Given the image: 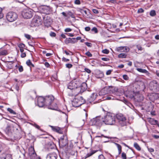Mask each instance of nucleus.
<instances>
[{"instance_id":"obj_1","label":"nucleus","mask_w":159,"mask_h":159,"mask_svg":"<svg viewBox=\"0 0 159 159\" xmlns=\"http://www.w3.org/2000/svg\"><path fill=\"white\" fill-rule=\"evenodd\" d=\"M115 116L114 114L108 113L104 118H102V122L106 125H114L116 123Z\"/></svg>"},{"instance_id":"obj_2","label":"nucleus","mask_w":159,"mask_h":159,"mask_svg":"<svg viewBox=\"0 0 159 159\" xmlns=\"http://www.w3.org/2000/svg\"><path fill=\"white\" fill-rule=\"evenodd\" d=\"M80 82L78 79H75L71 81L68 85L67 87L68 89L72 90L73 95L75 93V89L77 87L80 85Z\"/></svg>"},{"instance_id":"obj_3","label":"nucleus","mask_w":159,"mask_h":159,"mask_svg":"<svg viewBox=\"0 0 159 159\" xmlns=\"http://www.w3.org/2000/svg\"><path fill=\"white\" fill-rule=\"evenodd\" d=\"M117 88H115L112 91V94L107 96L106 99L107 100H119L118 97L120 95V93L118 91Z\"/></svg>"},{"instance_id":"obj_4","label":"nucleus","mask_w":159,"mask_h":159,"mask_svg":"<svg viewBox=\"0 0 159 159\" xmlns=\"http://www.w3.org/2000/svg\"><path fill=\"white\" fill-rule=\"evenodd\" d=\"M85 102V101L83 98L81 96H80L74 99L72 101V104L73 107H78L84 103Z\"/></svg>"},{"instance_id":"obj_5","label":"nucleus","mask_w":159,"mask_h":159,"mask_svg":"<svg viewBox=\"0 0 159 159\" xmlns=\"http://www.w3.org/2000/svg\"><path fill=\"white\" fill-rule=\"evenodd\" d=\"M33 14V11L30 9H24L22 12V15L25 18L29 19L31 18Z\"/></svg>"},{"instance_id":"obj_6","label":"nucleus","mask_w":159,"mask_h":159,"mask_svg":"<svg viewBox=\"0 0 159 159\" xmlns=\"http://www.w3.org/2000/svg\"><path fill=\"white\" fill-rule=\"evenodd\" d=\"M102 118H101L100 116H98L91 119L89 123L91 125H95L100 126L102 125Z\"/></svg>"},{"instance_id":"obj_7","label":"nucleus","mask_w":159,"mask_h":159,"mask_svg":"<svg viewBox=\"0 0 159 159\" xmlns=\"http://www.w3.org/2000/svg\"><path fill=\"white\" fill-rule=\"evenodd\" d=\"M6 17L8 21L12 22L17 19L18 18V15L16 12L10 11L7 13Z\"/></svg>"},{"instance_id":"obj_8","label":"nucleus","mask_w":159,"mask_h":159,"mask_svg":"<svg viewBox=\"0 0 159 159\" xmlns=\"http://www.w3.org/2000/svg\"><path fill=\"white\" fill-rule=\"evenodd\" d=\"M116 117L118 120L119 124L122 126H123L126 125V119L125 117L122 114H117L116 115Z\"/></svg>"},{"instance_id":"obj_9","label":"nucleus","mask_w":159,"mask_h":159,"mask_svg":"<svg viewBox=\"0 0 159 159\" xmlns=\"http://www.w3.org/2000/svg\"><path fill=\"white\" fill-rule=\"evenodd\" d=\"M42 21L41 17L38 16H35L31 23L32 27L39 26L41 25Z\"/></svg>"},{"instance_id":"obj_10","label":"nucleus","mask_w":159,"mask_h":159,"mask_svg":"<svg viewBox=\"0 0 159 159\" xmlns=\"http://www.w3.org/2000/svg\"><path fill=\"white\" fill-rule=\"evenodd\" d=\"M87 88V84L85 83H83L82 84L80 83V85L77 87L75 89V93H74L75 95L82 93L84 92Z\"/></svg>"},{"instance_id":"obj_11","label":"nucleus","mask_w":159,"mask_h":159,"mask_svg":"<svg viewBox=\"0 0 159 159\" xmlns=\"http://www.w3.org/2000/svg\"><path fill=\"white\" fill-rule=\"evenodd\" d=\"M68 143L67 136L66 135H63L59 139V144L60 146L64 147Z\"/></svg>"},{"instance_id":"obj_12","label":"nucleus","mask_w":159,"mask_h":159,"mask_svg":"<svg viewBox=\"0 0 159 159\" xmlns=\"http://www.w3.org/2000/svg\"><path fill=\"white\" fill-rule=\"evenodd\" d=\"M54 97L52 95H49L44 98L45 104L48 106L50 105L54 100Z\"/></svg>"},{"instance_id":"obj_13","label":"nucleus","mask_w":159,"mask_h":159,"mask_svg":"<svg viewBox=\"0 0 159 159\" xmlns=\"http://www.w3.org/2000/svg\"><path fill=\"white\" fill-rule=\"evenodd\" d=\"M116 50L118 52H127L129 51L130 49L127 46H121L116 48Z\"/></svg>"},{"instance_id":"obj_14","label":"nucleus","mask_w":159,"mask_h":159,"mask_svg":"<svg viewBox=\"0 0 159 159\" xmlns=\"http://www.w3.org/2000/svg\"><path fill=\"white\" fill-rule=\"evenodd\" d=\"M42 9L43 10V13L46 14H49L52 11V8L49 6H43Z\"/></svg>"},{"instance_id":"obj_15","label":"nucleus","mask_w":159,"mask_h":159,"mask_svg":"<svg viewBox=\"0 0 159 159\" xmlns=\"http://www.w3.org/2000/svg\"><path fill=\"white\" fill-rule=\"evenodd\" d=\"M38 106L39 107H43L45 104L44 98L39 97L38 98Z\"/></svg>"},{"instance_id":"obj_16","label":"nucleus","mask_w":159,"mask_h":159,"mask_svg":"<svg viewBox=\"0 0 159 159\" xmlns=\"http://www.w3.org/2000/svg\"><path fill=\"white\" fill-rule=\"evenodd\" d=\"M52 130L55 132H57L59 134H62L63 133V131L62 129L57 126H50Z\"/></svg>"},{"instance_id":"obj_17","label":"nucleus","mask_w":159,"mask_h":159,"mask_svg":"<svg viewBox=\"0 0 159 159\" xmlns=\"http://www.w3.org/2000/svg\"><path fill=\"white\" fill-rule=\"evenodd\" d=\"M150 86L152 89H159V85L156 81H153L150 83Z\"/></svg>"},{"instance_id":"obj_18","label":"nucleus","mask_w":159,"mask_h":159,"mask_svg":"<svg viewBox=\"0 0 159 159\" xmlns=\"http://www.w3.org/2000/svg\"><path fill=\"white\" fill-rule=\"evenodd\" d=\"M57 156L54 152L49 153L46 157V159H57Z\"/></svg>"},{"instance_id":"obj_19","label":"nucleus","mask_w":159,"mask_h":159,"mask_svg":"<svg viewBox=\"0 0 159 159\" xmlns=\"http://www.w3.org/2000/svg\"><path fill=\"white\" fill-rule=\"evenodd\" d=\"M76 40L75 38H66L65 40V43L66 44H68L69 43H76Z\"/></svg>"},{"instance_id":"obj_20","label":"nucleus","mask_w":159,"mask_h":159,"mask_svg":"<svg viewBox=\"0 0 159 159\" xmlns=\"http://www.w3.org/2000/svg\"><path fill=\"white\" fill-rule=\"evenodd\" d=\"M29 154L30 159H36L38 157H37L36 154L34 149L32 151L29 152Z\"/></svg>"},{"instance_id":"obj_21","label":"nucleus","mask_w":159,"mask_h":159,"mask_svg":"<svg viewBox=\"0 0 159 159\" xmlns=\"http://www.w3.org/2000/svg\"><path fill=\"white\" fill-rule=\"evenodd\" d=\"M97 96L98 95L96 93H92L89 98V100L90 102H91L94 101L96 99Z\"/></svg>"},{"instance_id":"obj_22","label":"nucleus","mask_w":159,"mask_h":159,"mask_svg":"<svg viewBox=\"0 0 159 159\" xmlns=\"http://www.w3.org/2000/svg\"><path fill=\"white\" fill-rule=\"evenodd\" d=\"M48 108L53 110H58V108L57 104L55 103L52 104H51L50 105L48 106Z\"/></svg>"},{"instance_id":"obj_23","label":"nucleus","mask_w":159,"mask_h":159,"mask_svg":"<svg viewBox=\"0 0 159 159\" xmlns=\"http://www.w3.org/2000/svg\"><path fill=\"white\" fill-rule=\"evenodd\" d=\"M136 69L138 71L142 73H146L148 75H149V72L145 69L139 68H137Z\"/></svg>"},{"instance_id":"obj_24","label":"nucleus","mask_w":159,"mask_h":159,"mask_svg":"<svg viewBox=\"0 0 159 159\" xmlns=\"http://www.w3.org/2000/svg\"><path fill=\"white\" fill-rule=\"evenodd\" d=\"M149 122L152 125H156L157 124L158 122L156 120H154L153 119L150 118L149 120Z\"/></svg>"},{"instance_id":"obj_25","label":"nucleus","mask_w":159,"mask_h":159,"mask_svg":"<svg viewBox=\"0 0 159 159\" xmlns=\"http://www.w3.org/2000/svg\"><path fill=\"white\" fill-rule=\"evenodd\" d=\"M8 54L7 50H3L0 51V56H4L7 55Z\"/></svg>"},{"instance_id":"obj_26","label":"nucleus","mask_w":159,"mask_h":159,"mask_svg":"<svg viewBox=\"0 0 159 159\" xmlns=\"http://www.w3.org/2000/svg\"><path fill=\"white\" fill-rule=\"evenodd\" d=\"M48 147L49 149H52L55 148V145L52 142L49 143L48 144Z\"/></svg>"},{"instance_id":"obj_27","label":"nucleus","mask_w":159,"mask_h":159,"mask_svg":"<svg viewBox=\"0 0 159 159\" xmlns=\"http://www.w3.org/2000/svg\"><path fill=\"white\" fill-rule=\"evenodd\" d=\"M127 55L124 53H121L119 54L118 56V57L119 58H126V57Z\"/></svg>"},{"instance_id":"obj_28","label":"nucleus","mask_w":159,"mask_h":159,"mask_svg":"<svg viewBox=\"0 0 159 159\" xmlns=\"http://www.w3.org/2000/svg\"><path fill=\"white\" fill-rule=\"evenodd\" d=\"M1 159H12V158L11 154H7L4 157L1 158Z\"/></svg>"},{"instance_id":"obj_29","label":"nucleus","mask_w":159,"mask_h":159,"mask_svg":"<svg viewBox=\"0 0 159 159\" xmlns=\"http://www.w3.org/2000/svg\"><path fill=\"white\" fill-rule=\"evenodd\" d=\"M134 147L138 150L140 151L141 148L139 145L136 143H134Z\"/></svg>"},{"instance_id":"obj_30","label":"nucleus","mask_w":159,"mask_h":159,"mask_svg":"<svg viewBox=\"0 0 159 159\" xmlns=\"http://www.w3.org/2000/svg\"><path fill=\"white\" fill-rule=\"evenodd\" d=\"M115 144L116 145V146L117 147V148H118V151H119V154H120V153L121 152V147L120 145H119V144H118V143H115Z\"/></svg>"},{"instance_id":"obj_31","label":"nucleus","mask_w":159,"mask_h":159,"mask_svg":"<svg viewBox=\"0 0 159 159\" xmlns=\"http://www.w3.org/2000/svg\"><path fill=\"white\" fill-rule=\"evenodd\" d=\"M26 63L28 66H32V67L34 66V65L31 62L30 60H28L26 62Z\"/></svg>"},{"instance_id":"obj_32","label":"nucleus","mask_w":159,"mask_h":159,"mask_svg":"<svg viewBox=\"0 0 159 159\" xmlns=\"http://www.w3.org/2000/svg\"><path fill=\"white\" fill-rule=\"evenodd\" d=\"M71 16L72 18H74V14L71 12V11H69L67 13V16Z\"/></svg>"},{"instance_id":"obj_33","label":"nucleus","mask_w":159,"mask_h":159,"mask_svg":"<svg viewBox=\"0 0 159 159\" xmlns=\"http://www.w3.org/2000/svg\"><path fill=\"white\" fill-rule=\"evenodd\" d=\"M7 110L8 111H9L11 114H16V112L10 108H8Z\"/></svg>"},{"instance_id":"obj_34","label":"nucleus","mask_w":159,"mask_h":159,"mask_svg":"<svg viewBox=\"0 0 159 159\" xmlns=\"http://www.w3.org/2000/svg\"><path fill=\"white\" fill-rule=\"evenodd\" d=\"M105 89H102L99 92L100 94H102V95H105L106 93V92H104V91H105Z\"/></svg>"},{"instance_id":"obj_35","label":"nucleus","mask_w":159,"mask_h":159,"mask_svg":"<svg viewBox=\"0 0 159 159\" xmlns=\"http://www.w3.org/2000/svg\"><path fill=\"white\" fill-rule=\"evenodd\" d=\"M96 152H97V151H94V150L92 151V152L91 153L88 154L87 156L85 158H87V157H89L91 156L93 154L95 153Z\"/></svg>"},{"instance_id":"obj_36","label":"nucleus","mask_w":159,"mask_h":159,"mask_svg":"<svg viewBox=\"0 0 159 159\" xmlns=\"http://www.w3.org/2000/svg\"><path fill=\"white\" fill-rule=\"evenodd\" d=\"M156 12L154 10L151 11L150 13V15L151 16H154L156 15Z\"/></svg>"},{"instance_id":"obj_37","label":"nucleus","mask_w":159,"mask_h":159,"mask_svg":"<svg viewBox=\"0 0 159 159\" xmlns=\"http://www.w3.org/2000/svg\"><path fill=\"white\" fill-rule=\"evenodd\" d=\"M136 47L139 51H142L143 50V49L139 45H137Z\"/></svg>"},{"instance_id":"obj_38","label":"nucleus","mask_w":159,"mask_h":159,"mask_svg":"<svg viewBox=\"0 0 159 159\" xmlns=\"http://www.w3.org/2000/svg\"><path fill=\"white\" fill-rule=\"evenodd\" d=\"M2 9L0 7V19L2 18L3 17V14L2 12Z\"/></svg>"},{"instance_id":"obj_39","label":"nucleus","mask_w":159,"mask_h":159,"mask_svg":"<svg viewBox=\"0 0 159 159\" xmlns=\"http://www.w3.org/2000/svg\"><path fill=\"white\" fill-rule=\"evenodd\" d=\"M102 52L104 53L107 54L109 53V50L105 49L102 50Z\"/></svg>"},{"instance_id":"obj_40","label":"nucleus","mask_w":159,"mask_h":159,"mask_svg":"<svg viewBox=\"0 0 159 159\" xmlns=\"http://www.w3.org/2000/svg\"><path fill=\"white\" fill-rule=\"evenodd\" d=\"M123 78L125 80H128L129 79V77L126 75H123Z\"/></svg>"},{"instance_id":"obj_41","label":"nucleus","mask_w":159,"mask_h":159,"mask_svg":"<svg viewBox=\"0 0 159 159\" xmlns=\"http://www.w3.org/2000/svg\"><path fill=\"white\" fill-rule=\"evenodd\" d=\"M66 68H71L72 66L73 65L71 64H67L66 65Z\"/></svg>"},{"instance_id":"obj_42","label":"nucleus","mask_w":159,"mask_h":159,"mask_svg":"<svg viewBox=\"0 0 159 159\" xmlns=\"http://www.w3.org/2000/svg\"><path fill=\"white\" fill-rule=\"evenodd\" d=\"M121 157L123 159H126V154L124 152L122 153Z\"/></svg>"},{"instance_id":"obj_43","label":"nucleus","mask_w":159,"mask_h":159,"mask_svg":"<svg viewBox=\"0 0 159 159\" xmlns=\"http://www.w3.org/2000/svg\"><path fill=\"white\" fill-rule=\"evenodd\" d=\"M85 54L88 57H91L92 56V54H91V53L89 51H88L87 52L85 53Z\"/></svg>"},{"instance_id":"obj_44","label":"nucleus","mask_w":159,"mask_h":159,"mask_svg":"<svg viewBox=\"0 0 159 159\" xmlns=\"http://www.w3.org/2000/svg\"><path fill=\"white\" fill-rule=\"evenodd\" d=\"M144 10L142 8H140L138 9L137 12L138 13H142L143 12Z\"/></svg>"},{"instance_id":"obj_45","label":"nucleus","mask_w":159,"mask_h":159,"mask_svg":"<svg viewBox=\"0 0 159 159\" xmlns=\"http://www.w3.org/2000/svg\"><path fill=\"white\" fill-rule=\"evenodd\" d=\"M50 35L51 37H54L56 36V34L54 32H51L50 33Z\"/></svg>"},{"instance_id":"obj_46","label":"nucleus","mask_w":159,"mask_h":159,"mask_svg":"<svg viewBox=\"0 0 159 159\" xmlns=\"http://www.w3.org/2000/svg\"><path fill=\"white\" fill-rule=\"evenodd\" d=\"M71 30L72 29L70 28H66L65 30V31L66 32H70Z\"/></svg>"},{"instance_id":"obj_47","label":"nucleus","mask_w":159,"mask_h":159,"mask_svg":"<svg viewBox=\"0 0 159 159\" xmlns=\"http://www.w3.org/2000/svg\"><path fill=\"white\" fill-rule=\"evenodd\" d=\"M102 61H109V60H110L109 58H106V57H102Z\"/></svg>"},{"instance_id":"obj_48","label":"nucleus","mask_w":159,"mask_h":159,"mask_svg":"<svg viewBox=\"0 0 159 159\" xmlns=\"http://www.w3.org/2000/svg\"><path fill=\"white\" fill-rule=\"evenodd\" d=\"M92 31H94L95 33H97L98 32V30L96 28L93 27L92 29Z\"/></svg>"},{"instance_id":"obj_49","label":"nucleus","mask_w":159,"mask_h":159,"mask_svg":"<svg viewBox=\"0 0 159 159\" xmlns=\"http://www.w3.org/2000/svg\"><path fill=\"white\" fill-rule=\"evenodd\" d=\"M98 159H105L103 155L101 154L98 156Z\"/></svg>"},{"instance_id":"obj_50","label":"nucleus","mask_w":159,"mask_h":159,"mask_svg":"<svg viewBox=\"0 0 159 159\" xmlns=\"http://www.w3.org/2000/svg\"><path fill=\"white\" fill-rule=\"evenodd\" d=\"M18 70L20 72H22L23 71V68L22 66H20L19 67Z\"/></svg>"},{"instance_id":"obj_51","label":"nucleus","mask_w":159,"mask_h":159,"mask_svg":"<svg viewBox=\"0 0 159 159\" xmlns=\"http://www.w3.org/2000/svg\"><path fill=\"white\" fill-rule=\"evenodd\" d=\"M92 11L95 14H98L99 13L98 11L96 9H93Z\"/></svg>"},{"instance_id":"obj_52","label":"nucleus","mask_w":159,"mask_h":159,"mask_svg":"<svg viewBox=\"0 0 159 159\" xmlns=\"http://www.w3.org/2000/svg\"><path fill=\"white\" fill-rule=\"evenodd\" d=\"M84 70L88 73H90L91 72L90 69L87 68H85L84 69Z\"/></svg>"},{"instance_id":"obj_53","label":"nucleus","mask_w":159,"mask_h":159,"mask_svg":"<svg viewBox=\"0 0 159 159\" xmlns=\"http://www.w3.org/2000/svg\"><path fill=\"white\" fill-rule=\"evenodd\" d=\"M75 3L76 4L79 5L80 3V1L79 0H75Z\"/></svg>"},{"instance_id":"obj_54","label":"nucleus","mask_w":159,"mask_h":159,"mask_svg":"<svg viewBox=\"0 0 159 159\" xmlns=\"http://www.w3.org/2000/svg\"><path fill=\"white\" fill-rule=\"evenodd\" d=\"M102 136H103L105 138H108V139H109L110 138L109 137H107V136H104L103 134H102L101 136H97L96 137L100 138V137H101Z\"/></svg>"},{"instance_id":"obj_55","label":"nucleus","mask_w":159,"mask_h":159,"mask_svg":"<svg viewBox=\"0 0 159 159\" xmlns=\"http://www.w3.org/2000/svg\"><path fill=\"white\" fill-rule=\"evenodd\" d=\"M85 45L88 47H91L92 46L91 43L88 42H85Z\"/></svg>"},{"instance_id":"obj_56","label":"nucleus","mask_w":159,"mask_h":159,"mask_svg":"<svg viewBox=\"0 0 159 159\" xmlns=\"http://www.w3.org/2000/svg\"><path fill=\"white\" fill-rule=\"evenodd\" d=\"M25 37L28 39H30L31 38V36L30 35L28 34H25Z\"/></svg>"},{"instance_id":"obj_57","label":"nucleus","mask_w":159,"mask_h":159,"mask_svg":"<svg viewBox=\"0 0 159 159\" xmlns=\"http://www.w3.org/2000/svg\"><path fill=\"white\" fill-rule=\"evenodd\" d=\"M5 145L4 144H0V152L3 149V147Z\"/></svg>"},{"instance_id":"obj_58","label":"nucleus","mask_w":159,"mask_h":159,"mask_svg":"<svg viewBox=\"0 0 159 159\" xmlns=\"http://www.w3.org/2000/svg\"><path fill=\"white\" fill-rule=\"evenodd\" d=\"M19 47L20 48H23L25 47V45L24 44L21 43L19 44Z\"/></svg>"},{"instance_id":"obj_59","label":"nucleus","mask_w":159,"mask_h":159,"mask_svg":"<svg viewBox=\"0 0 159 159\" xmlns=\"http://www.w3.org/2000/svg\"><path fill=\"white\" fill-rule=\"evenodd\" d=\"M112 71L111 70H108L106 73V74L107 75H109L111 74Z\"/></svg>"},{"instance_id":"obj_60","label":"nucleus","mask_w":159,"mask_h":159,"mask_svg":"<svg viewBox=\"0 0 159 159\" xmlns=\"http://www.w3.org/2000/svg\"><path fill=\"white\" fill-rule=\"evenodd\" d=\"M15 89L17 91H19V86L17 84H16L15 85Z\"/></svg>"},{"instance_id":"obj_61","label":"nucleus","mask_w":159,"mask_h":159,"mask_svg":"<svg viewBox=\"0 0 159 159\" xmlns=\"http://www.w3.org/2000/svg\"><path fill=\"white\" fill-rule=\"evenodd\" d=\"M26 55L25 53H21V57H26Z\"/></svg>"},{"instance_id":"obj_62","label":"nucleus","mask_w":159,"mask_h":159,"mask_svg":"<svg viewBox=\"0 0 159 159\" xmlns=\"http://www.w3.org/2000/svg\"><path fill=\"white\" fill-rule=\"evenodd\" d=\"M34 126L36 128H37V129H40V127L38 125H37L36 124H34Z\"/></svg>"},{"instance_id":"obj_63","label":"nucleus","mask_w":159,"mask_h":159,"mask_svg":"<svg viewBox=\"0 0 159 159\" xmlns=\"http://www.w3.org/2000/svg\"><path fill=\"white\" fill-rule=\"evenodd\" d=\"M62 60L65 62L68 61H69V59H66L64 57H63L62 58Z\"/></svg>"},{"instance_id":"obj_64","label":"nucleus","mask_w":159,"mask_h":159,"mask_svg":"<svg viewBox=\"0 0 159 159\" xmlns=\"http://www.w3.org/2000/svg\"><path fill=\"white\" fill-rule=\"evenodd\" d=\"M85 30L86 31H88L90 30V28L89 27H86L85 28Z\"/></svg>"}]
</instances>
